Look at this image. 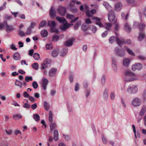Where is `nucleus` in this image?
<instances>
[{"label":"nucleus","instance_id":"nucleus-1","mask_svg":"<svg viewBox=\"0 0 146 146\" xmlns=\"http://www.w3.org/2000/svg\"><path fill=\"white\" fill-rule=\"evenodd\" d=\"M138 79L137 76L135 75L134 73L131 72L127 70L125 72V76L124 80L126 82H131L135 80H137Z\"/></svg>","mask_w":146,"mask_h":146},{"label":"nucleus","instance_id":"nucleus-2","mask_svg":"<svg viewBox=\"0 0 146 146\" xmlns=\"http://www.w3.org/2000/svg\"><path fill=\"white\" fill-rule=\"evenodd\" d=\"M116 41L118 45L120 46L124 44H127L129 45L131 44V41L129 39H127L125 41L123 38L120 39L118 37H116Z\"/></svg>","mask_w":146,"mask_h":146},{"label":"nucleus","instance_id":"nucleus-3","mask_svg":"<svg viewBox=\"0 0 146 146\" xmlns=\"http://www.w3.org/2000/svg\"><path fill=\"white\" fill-rule=\"evenodd\" d=\"M114 52L116 55L119 57H123L125 55V51L123 49H120L118 47H115L114 49Z\"/></svg>","mask_w":146,"mask_h":146},{"label":"nucleus","instance_id":"nucleus-4","mask_svg":"<svg viewBox=\"0 0 146 146\" xmlns=\"http://www.w3.org/2000/svg\"><path fill=\"white\" fill-rule=\"evenodd\" d=\"M137 91V87L132 84L129 85L128 87L127 91L129 94H135Z\"/></svg>","mask_w":146,"mask_h":146},{"label":"nucleus","instance_id":"nucleus-5","mask_svg":"<svg viewBox=\"0 0 146 146\" xmlns=\"http://www.w3.org/2000/svg\"><path fill=\"white\" fill-rule=\"evenodd\" d=\"M141 104V100L139 98L136 97L133 99L131 102L132 106L135 107L139 106Z\"/></svg>","mask_w":146,"mask_h":146},{"label":"nucleus","instance_id":"nucleus-6","mask_svg":"<svg viewBox=\"0 0 146 146\" xmlns=\"http://www.w3.org/2000/svg\"><path fill=\"white\" fill-rule=\"evenodd\" d=\"M48 25L50 27L51 31L52 32H55L56 33H58V31L55 29L56 24L55 21H48Z\"/></svg>","mask_w":146,"mask_h":146},{"label":"nucleus","instance_id":"nucleus-7","mask_svg":"<svg viewBox=\"0 0 146 146\" xmlns=\"http://www.w3.org/2000/svg\"><path fill=\"white\" fill-rule=\"evenodd\" d=\"M138 27H139L140 31H143L145 25L142 21L141 22L140 24L135 22H134L133 25V28H135Z\"/></svg>","mask_w":146,"mask_h":146},{"label":"nucleus","instance_id":"nucleus-8","mask_svg":"<svg viewBox=\"0 0 146 146\" xmlns=\"http://www.w3.org/2000/svg\"><path fill=\"white\" fill-rule=\"evenodd\" d=\"M109 13L108 14V19L109 21L111 22L115 21H116L115 16L113 11H110L109 12Z\"/></svg>","mask_w":146,"mask_h":146},{"label":"nucleus","instance_id":"nucleus-9","mask_svg":"<svg viewBox=\"0 0 146 146\" xmlns=\"http://www.w3.org/2000/svg\"><path fill=\"white\" fill-rule=\"evenodd\" d=\"M58 11L60 15L64 16L66 13V8L65 7L60 6L58 8Z\"/></svg>","mask_w":146,"mask_h":146},{"label":"nucleus","instance_id":"nucleus-10","mask_svg":"<svg viewBox=\"0 0 146 146\" xmlns=\"http://www.w3.org/2000/svg\"><path fill=\"white\" fill-rule=\"evenodd\" d=\"M92 19L94 21L96 25H98L100 27H103L104 26L101 22V19L100 18L95 17H94Z\"/></svg>","mask_w":146,"mask_h":146},{"label":"nucleus","instance_id":"nucleus-11","mask_svg":"<svg viewBox=\"0 0 146 146\" xmlns=\"http://www.w3.org/2000/svg\"><path fill=\"white\" fill-rule=\"evenodd\" d=\"M56 12L53 7H52L49 11V15L52 19H54L56 15Z\"/></svg>","mask_w":146,"mask_h":146},{"label":"nucleus","instance_id":"nucleus-12","mask_svg":"<svg viewBox=\"0 0 146 146\" xmlns=\"http://www.w3.org/2000/svg\"><path fill=\"white\" fill-rule=\"evenodd\" d=\"M48 82V80L46 78H43L42 80V86L44 90H46V89Z\"/></svg>","mask_w":146,"mask_h":146},{"label":"nucleus","instance_id":"nucleus-13","mask_svg":"<svg viewBox=\"0 0 146 146\" xmlns=\"http://www.w3.org/2000/svg\"><path fill=\"white\" fill-rule=\"evenodd\" d=\"M57 69L56 68H52L50 70L49 72V75L51 77L55 76L57 73Z\"/></svg>","mask_w":146,"mask_h":146},{"label":"nucleus","instance_id":"nucleus-14","mask_svg":"<svg viewBox=\"0 0 146 146\" xmlns=\"http://www.w3.org/2000/svg\"><path fill=\"white\" fill-rule=\"evenodd\" d=\"M142 68V66L140 63H138L133 65L132 67V70L133 71H135L136 70H141Z\"/></svg>","mask_w":146,"mask_h":146},{"label":"nucleus","instance_id":"nucleus-15","mask_svg":"<svg viewBox=\"0 0 146 146\" xmlns=\"http://www.w3.org/2000/svg\"><path fill=\"white\" fill-rule=\"evenodd\" d=\"M112 67L113 70L115 72L117 70V65L116 64V60L115 58L113 57L112 58Z\"/></svg>","mask_w":146,"mask_h":146},{"label":"nucleus","instance_id":"nucleus-16","mask_svg":"<svg viewBox=\"0 0 146 146\" xmlns=\"http://www.w3.org/2000/svg\"><path fill=\"white\" fill-rule=\"evenodd\" d=\"M74 40V39L73 38H71L66 41L64 43V45L66 46H70L73 44Z\"/></svg>","mask_w":146,"mask_h":146},{"label":"nucleus","instance_id":"nucleus-17","mask_svg":"<svg viewBox=\"0 0 146 146\" xmlns=\"http://www.w3.org/2000/svg\"><path fill=\"white\" fill-rule=\"evenodd\" d=\"M64 23V24L63 25L61 26L60 27L61 29L63 31H65L66 29H68L71 25H72L70 24H68V23Z\"/></svg>","mask_w":146,"mask_h":146},{"label":"nucleus","instance_id":"nucleus-18","mask_svg":"<svg viewBox=\"0 0 146 146\" xmlns=\"http://www.w3.org/2000/svg\"><path fill=\"white\" fill-rule=\"evenodd\" d=\"M108 90L105 89L103 92V97L104 100L107 101L108 98Z\"/></svg>","mask_w":146,"mask_h":146},{"label":"nucleus","instance_id":"nucleus-19","mask_svg":"<svg viewBox=\"0 0 146 146\" xmlns=\"http://www.w3.org/2000/svg\"><path fill=\"white\" fill-rule=\"evenodd\" d=\"M124 29L128 33L130 32L131 30L129 24L127 22L124 24Z\"/></svg>","mask_w":146,"mask_h":146},{"label":"nucleus","instance_id":"nucleus-20","mask_svg":"<svg viewBox=\"0 0 146 146\" xmlns=\"http://www.w3.org/2000/svg\"><path fill=\"white\" fill-rule=\"evenodd\" d=\"M56 20L58 21L59 22L62 23H66L67 22L66 19L63 17H57L56 18Z\"/></svg>","mask_w":146,"mask_h":146},{"label":"nucleus","instance_id":"nucleus-21","mask_svg":"<svg viewBox=\"0 0 146 146\" xmlns=\"http://www.w3.org/2000/svg\"><path fill=\"white\" fill-rule=\"evenodd\" d=\"M5 28L6 29V31L8 33H9L14 30V28L13 25H8L7 24Z\"/></svg>","mask_w":146,"mask_h":146},{"label":"nucleus","instance_id":"nucleus-22","mask_svg":"<svg viewBox=\"0 0 146 146\" xmlns=\"http://www.w3.org/2000/svg\"><path fill=\"white\" fill-rule=\"evenodd\" d=\"M142 31H140L138 37V40L139 41H141L144 39L145 36V34L144 33L142 32Z\"/></svg>","mask_w":146,"mask_h":146},{"label":"nucleus","instance_id":"nucleus-23","mask_svg":"<svg viewBox=\"0 0 146 146\" xmlns=\"http://www.w3.org/2000/svg\"><path fill=\"white\" fill-rule=\"evenodd\" d=\"M53 135L54 140L55 141H57L58 140V133L56 129H55L54 131Z\"/></svg>","mask_w":146,"mask_h":146},{"label":"nucleus","instance_id":"nucleus-24","mask_svg":"<svg viewBox=\"0 0 146 146\" xmlns=\"http://www.w3.org/2000/svg\"><path fill=\"white\" fill-rule=\"evenodd\" d=\"M122 7V5L121 3H118L115 5V10L117 11L121 10Z\"/></svg>","mask_w":146,"mask_h":146},{"label":"nucleus","instance_id":"nucleus-25","mask_svg":"<svg viewBox=\"0 0 146 146\" xmlns=\"http://www.w3.org/2000/svg\"><path fill=\"white\" fill-rule=\"evenodd\" d=\"M103 5L109 12L110 11H112V10H111V6L109 5L108 3L106 2H104L103 3Z\"/></svg>","mask_w":146,"mask_h":146},{"label":"nucleus","instance_id":"nucleus-26","mask_svg":"<svg viewBox=\"0 0 146 146\" xmlns=\"http://www.w3.org/2000/svg\"><path fill=\"white\" fill-rule=\"evenodd\" d=\"M14 59L16 60H20L21 56L20 54L18 52H15L13 56Z\"/></svg>","mask_w":146,"mask_h":146},{"label":"nucleus","instance_id":"nucleus-27","mask_svg":"<svg viewBox=\"0 0 146 146\" xmlns=\"http://www.w3.org/2000/svg\"><path fill=\"white\" fill-rule=\"evenodd\" d=\"M115 34L117 36L116 37H115L114 36H111L110 37V38L109 39V42L111 44L113 43L115 41V40H116V37H117V36H118L117 33H115Z\"/></svg>","mask_w":146,"mask_h":146},{"label":"nucleus","instance_id":"nucleus-28","mask_svg":"<svg viewBox=\"0 0 146 146\" xmlns=\"http://www.w3.org/2000/svg\"><path fill=\"white\" fill-rule=\"evenodd\" d=\"M146 111V105L143 106L140 112L141 115H143Z\"/></svg>","mask_w":146,"mask_h":146},{"label":"nucleus","instance_id":"nucleus-29","mask_svg":"<svg viewBox=\"0 0 146 146\" xmlns=\"http://www.w3.org/2000/svg\"><path fill=\"white\" fill-rule=\"evenodd\" d=\"M124 48L126 49L128 53L130 55L132 56H135L134 53L132 52V51L130 49L127 48L126 46H124Z\"/></svg>","mask_w":146,"mask_h":146},{"label":"nucleus","instance_id":"nucleus-30","mask_svg":"<svg viewBox=\"0 0 146 146\" xmlns=\"http://www.w3.org/2000/svg\"><path fill=\"white\" fill-rule=\"evenodd\" d=\"M130 60L129 59L125 58L124 59L123 63L124 66H127L130 64Z\"/></svg>","mask_w":146,"mask_h":146},{"label":"nucleus","instance_id":"nucleus-31","mask_svg":"<svg viewBox=\"0 0 146 146\" xmlns=\"http://www.w3.org/2000/svg\"><path fill=\"white\" fill-rule=\"evenodd\" d=\"M40 33L41 36L44 37L47 36L48 35V32L46 30L41 31Z\"/></svg>","mask_w":146,"mask_h":146},{"label":"nucleus","instance_id":"nucleus-32","mask_svg":"<svg viewBox=\"0 0 146 146\" xmlns=\"http://www.w3.org/2000/svg\"><path fill=\"white\" fill-rule=\"evenodd\" d=\"M7 24V23L6 21H5L3 23H0V30L2 29L4 27L6 28Z\"/></svg>","mask_w":146,"mask_h":146},{"label":"nucleus","instance_id":"nucleus-33","mask_svg":"<svg viewBox=\"0 0 146 146\" xmlns=\"http://www.w3.org/2000/svg\"><path fill=\"white\" fill-rule=\"evenodd\" d=\"M22 117V115L20 114H15L13 115V118L16 120L21 118Z\"/></svg>","mask_w":146,"mask_h":146},{"label":"nucleus","instance_id":"nucleus-34","mask_svg":"<svg viewBox=\"0 0 146 146\" xmlns=\"http://www.w3.org/2000/svg\"><path fill=\"white\" fill-rule=\"evenodd\" d=\"M68 52V49L67 48H64L62 49V51L61 54H60L61 56H65L67 53Z\"/></svg>","mask_w":146,"mask_h":146},{"label":"nucleus","instance_id":"nucleus-35","mask_svg":"<svg viewBox=\"0 0 146 146\" xmlns=\"http://www.w3.org/2000/svg\"><path fill=\"white\" fill-rule=\"evenodd\" d=\"M58 54V51L57 50H54L52 52V56L54 58L56 57Z\"/></svg>","mask_w":146,"mask_h":146},{"label":"nucleus","instance_id":"nucleus-36","mask_svg":"<svg viewBox=\"0 0 146 146\" xmlns=\"http://www.w3.org/2000/svg\"><path fill=\"white\" fill-rule=\"evenodd\" d=\"M33 117L36 121H37L40 120V116L38 115L37 114H34L33 115Z\"/></svg>","mask_w":146,"mask_h":146},{"label":"nucleus","instance_id":"nucleus-37","mask_svg":"<svg viewBox=\"0 0 146 146\" xmlns=\"http://www.w3.org/2000/svg\"><path fill=\"white\" fill-rule=\"evenodd\" d=\"M47 24L46 21L45 20L42 21L40 23L39 25V29L41 27H43L45 26Z\"/></svg>","mask_w":146,"mask_h":146},{"label":"nucleus","instance_id":"nucleus-38","mask_svg":"<svg viewBox=\"0 0 146 146\" xmlns=\"http://www.w3.org/2000/svg\"><path fill=\"white\" fill-rule=\"evenodd\" d=\"M129 15V13H127L126 15L124 13L122 12L121 14V16L123 19L127 20V17Z\"/></svg>","mask_w":146,"mask_h":146},{"label":"nucleus","instance_id":"nucleus-39","mask_svg":"<svg viewBox=\"0 0 146 146\" xmlns=\"http://www.w3.org/2000/svg\"><path fill=\"white\" fill-rule=\"evenodd\" d=\"M44 108L46 110H48L49 109V107L48 104L46 102H44L43 103Z\"/></svg>","mask_w":146,"mask_h":146},{"label":"nucleus","instance_id":"nucleus-40","mask_svg":"<svg viewBox=\"0 0 146 146\" xmlns=\"http://www.w3.org/2000/svg\"><path fill=\"white\" fill-rule=\"evenodd\" d=\"M33 80V78L32 76H26L25 77V80L27 82H28L29 81H31Z\"/></svg>","mask_w":146,"mask_h":146},{"label":"nucleus","instance_id":"nucleus-41","mask_svg":"<svg viewBox=\"0 0 146 146\" xmlns=\"http://www.w3.org/2000/svg\"><path fill=\"white\" fill-rule=\"evenodd\" d=\"M32 66L34 69L37 70L38 69V65L36 63H35L32 65Z\"/></svg>","mask_w":146,"mask_h":146},{"label":"nucleus","instance_id":"nucleus-42","mask_svg":"<svg viewBox=\"0 0 146 146\" xmlns=\"http://www.w3.org/2000/svg\"><path fill=\"white\" fill-rule=\"evenodd\" d=\"M74 17V16L73 15L67 14L66 15V17L67 19H68L71 20Z\"/></svg>","mask_w":146,"mask_h":146},{"label":"nucleus","instance_id":"nucleus-43","mask_svg":"<svg viewBox=\"0 0 146 146\" xmlns=\"http://www.w3.org/2000/svg\"><path fill=\"white\" fill-rule=\"evenodd\" d=\"M91 30L92 32L94 33H96L97 30V28L96 26L94 25H92L91 29Z\"/></svg>","mask_w":146,"mask_h":146},{"label":"nucleus","instance_id":"nucleus-44","mask_svg":"<svg viewBox=\"0 0 146 146\" xmlns=\"http://www.w3.org/2000/svg\"><path fill=\"white\" fill-rule=\"evenodd\" d=\"M112 26V24L110 23H106L105 25L106 28L108 30H109Z\"/></svg>","mask_w":146,"mask_h":146},{"label":"nucleus","instance_id":"nucleus-45","mask_svg":"<svg viewBox=\"0 0 146 146\" xmlns=\"http://www.w3.org/2000/svg\"><path fill=\"white\" fill-rule=\"evenodd\" d=\"M32 85L34 89H36L38 87V84L36 81H34L33 82Z\"/></svg>","mask_w":146,"mask_h":146},{"label":"nucleus","instance_id":"nucleus-46","mask_svg":"<svg viewBox=\"0 0 146 146\" xmlns=\"http://www.w3.org/2000/svg\"><path fill=\"white\" fill-rule=\"evenodd\" d=\"M51 60L48 59L46 58L44 61L43 63L44 64H45L46 65H47V64H50L51 63Z\"/></svg>","mask_w":146,"mask_h":146},{"label":"nucleus","instance_id":"nucleus-47","mask_svg":"<svg viewBox=\"0 0 146 146\" xmlns=\"http://www.w3.org/2000/svg\"><path fill=\"white\" fill-rule=\"evenodd\" d=\"M33 58L36 60H38L40 58V56L39 54L37 53H35L33 55Z\"/></svg>","mask_w":146,"mask_h":146},{"label":"nucleus","instance_id":"nucleus-48","mask_svg":"<svg viewBox=\"0 0 146 146\" xmlns=\"http://www.w3.org/2000/svg\"><path fill=\"white\" fill-rule=\"evenodd\" d=\"M46 48L47 50H50L52 48V44H51L46 45Z\"/></svg>","mask_w":146,"mask_h":146},{"label":"nucleus","instance_id":"nucleus-49","mask_svg":"<svg viewBox=\"0 0 146 146\" xmlns=\"http://www.w3.org/2000/svg\"><path fill=\"white\" fill-rule=\"evenodd\" d=\"M56 125L55 123H52L50 125V130L51 132H52L53 129L55 127Z\"/></svg>","mask_w":146,"mask_h":146},{"label":"nucleus","instance_id":"nucleus-50","mask_svg":"<svg viewBox=\"0 0 146 146\" xmlns=\"http://www.w3.org/2000/svg\"><path fill=\"white\" fill-rule=\"evenodd\" d=\"M62 135L66 141H68L70 140V138L68 135H65L63 134Z\"/></svg>","mask_w":146,"mask_h":146},{"label":"nucleus","instance_id":"nucleus-51","mask_svg":"<svg viewBox=\"0 0 146 146\" xmlns=\"http://www.w3.org/2000/svg\"><path fill=\"white\" fill-rule=\"evenodd\" d=\"M79 89V85L78 83H76L75 86V91L76 92L78 91Z\"/></svg>","mask_w":146,"mask_h":146},{"label":"nucleus","instance_id":"nucleus-52","mask_svg":"<svg viewBox=\"0 0 146 146\" xmlns=\"http://www.w3.org/2000/svg\"><path fill=\"white\" fill-rule=\"evenodd\" d=\"M115 98V94L114 92H112L110 93V98L111 100H113Z\"/></svg>","mask_w":146,"mask_h":146},{"label":"nucleus","instance_id":"nucleus-53","mask_svg":"<svg viewBox=\"0 0 146 146\" xmlns=\"http://www.w3.org/2000/svg\"><path fill=\"white\" fill-rule=\"evenodd\" d=\"M132 127L133 129V131L135 135V138H137V136L136 135V129L135 127V125H132Z\"/></svg>","mask_w":146,"mask_h":146},{"label":"nucleus","instance_id":"nucleus-54","mask_svg":"<svg viewBox=\"0 0 146 146\" xmlns=\"http://www.w3.org/2000/svg\"><path fill=\"white\" fill-rule=\"evenodd\" d=\"M32 29L29 27H28L27 30L26 32V34L27 35H29L31 34L32 32Z\"/></svg>","mask_w":146,"mask_h":146},{"label":"nucleus","instance_id":"nucleus-55","mask_svg":"<svg viewBox=\"0 0 146 146\" xmlns=\"http://www.w3.org/2000/svg\"><path fill=\"white\" fill-rule=\"evenodd\" d=\"M59 37L57 35H56L53 36V41H56L58 40Z\"/></svg>","mask_w":146,"mask_h":146},{"label":"nucleus","instance_id":"nucleus-56","mask_svg":"<svg viewBox=\"0 0 146 146\" xmlns=\"http://www.w3.org/2000/svg\"><path fill=\"white\" fill-rule=\"evenodd\" d=\"M70 11L73 13H76L77 11V9L76 8H70Z\"/></svg>","mask_w":146,"mask_h":146},{"label":"nucleus","instance_id":"nucleus-57","mask_svg":"<svg viewBox=\"0 0 146 146\" xmlns=\"http://www.w3.org/2000/svg\"><path fill=\"white\" fill-rule=\"evenodd\" d=\"M23 107L25 108L29 109L30 107V105L27 103H25L24 104Z\"/></svg>","mask_w":146,"mask_h":146},{"label":"nucleus","instance_id":"nucleus-58","mask_svg":"<svg viewBox=\"0 0 146 146\" xmlns=\"http://www.w3.org/2000/svg\"><path fill=\"white\" fill-rule=\"evenodd\" d=\"M101 82L102 84L104 85L105 83V78L104 76H102V78Z\"/></svg>","mask_w":146,"mask_h":146},{"label":"nucleus","instance_id":"nucleus-59","mask_svg":"<svg viewBox=\"0 0 146 146\" xmlns=\"http://www.w3.org/2000/svg\"><path fill=\"white\" fill-rule=\"evenodd\" d=\"M138 59H141L142 60H144L146 59V58L144 56L141 55L138 56Z\"/></svg>","mask_w":146,"mask_h":146},{"label":"nucleus","instance_id":"nucleus-60","mask_svg":"<svg viewBox=\"0 0 146 146\" xmlns=\"http://www.w3.org/2000/svg\"><path fill=\"white\" fill-rule=\"evenodd\" d=\"M108 33V31H105L104 32L102 35V36L103 37H105L106 36Z\"/></svg>","mask_w":146,"mask_h":146},{"label":"nucleus","instance_id":"nucleus-61","mask_svg":"<svg viewBox=\"0 0 146 146\" xmlns=\"http://www.w3.org/2000/svg\"><path fill=\"white\" fill-rule=\"evenodd\" d=\"M36 24L34 22H31V25L29 27L31 29H33L34 27L35 26Z\"/></svg>","mask_w":146,"mask_h":146},{"label":"nucleus","instance_id":"nucleus-62","mask_svg":"<svg viewBox=\"0 0 146 146\" xmlns=\"http://www.w3.org/2000/svg\"><path fill=\"white\" fill-rule=\"evenodd\" d=\"M102 140L103 143L106 144L107 143V140L104 135H102Z\"/></svg>","mask_w":146,"mask_h":146},{"label":"nucleus","instance_id":"nucleus-63","mask_svg":"<svg viewBox=\"0 0 146 146\" xmlns=\"http://www.w3.org/2000/svg\"><path fill=\"white\" fill-rule=\"evenodd\" d=\"M23 96L26 98H28L29 97V95L26 92H25L23 94Z\"/></svg>","mask_w":146,"mask_h":146},{"label":"nucleus","instance_id":"nucleus-64","mask_svg":"<svg viewBox=\"0 0 146 146\" xmlns=\"http://www.w3.org/2000/svg\"><path fill=\"white\" fill-rule=\"evenodd\" d=\"M37 107V105L36 103H35L33 104H32L31 106V108L34 110H35Z\"/></svg>","mask_w":146,"mask_h":146}]
</instances>
